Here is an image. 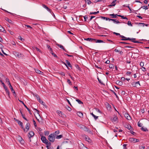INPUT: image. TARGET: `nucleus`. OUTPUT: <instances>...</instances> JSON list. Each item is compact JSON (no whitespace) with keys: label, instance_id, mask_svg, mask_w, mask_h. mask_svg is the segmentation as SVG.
Wrapping results in <instances>:
<instances>
[{"label":"nucleus","instance_id":"32","mask_svg":"<svg viewBox=\"0 0 149 149\" xmlns=\"http://www.w3.org/2000/svg\"><path fill=\"white\" fill-rule=\"evenodd\" d=\"M141 130L143 131L146 132L148 131V130L146 128H144L143 127H142L141 128Z\"/></svg>","mask_w":149,"mask_h":149},{"label":"nucleus","instance_id":"58","mask_svg":"<svg viewBox=\"0 0 149 149\" xmlns=\"http://www.w3.org/2000/svg\"><path fill=\"white\" fill-rule=\"evenodd\" d=\"M45 135H48L49 134V132L48 131H45Z\"/></svg>","mask_w":149,"mask_h":149},{"label":"nucleus","instance_id":"24","mask_svg":"<svg viewBox=\"0 0 149 149\" xmlns=\"http://www.w3.org/2000/svg\"><path fill=\"white\" fill-rule=\"evenodd\" d=\"M35 71L37 73L41 74L42 73V72L40 70H39L38 69H35Z\"/></svg>","mask_w":149,"mask_h":149},{"label":"nucleus","instance_id":"35","mask_svg":"<svg viewBox=\"0 0 149 149\" xmlns=\"http://www.w3.org/2000/svg\"><path fill=\"white\" fill-rule=\"evenodd\" d=\"M27 109V110L29 112V113L30 114H32V113L31 112V111L30 110V109L28 108L26 106V105H25L24 106Z\"/></svg>","mask_w":149,"mask_h":149},{"label":"nucleus","instance_id":"21","mask_svg":"<svg viewBox=\"0 0 149 149\" xmlns=\"http://www.w3.org/2000/svg\"><path fill=\"white\" fill-rule=\"evenodd\" d=\"M85 140L88 141L89 143H91V140L90 138L88 137H85Z\"/></svg>","mask_w":149,"mask_h":149},{"label":"nucleus","instance_id":"10","mask_svg":"<svg viewBox=\"0 0 149 149\" xmlns=\"http://www.w3.org/2000/svg\"><path fill=\"white\" fill-rule=\"evenodd\" d=\"M22 109H19V111H20V113L21 114V115L22 117V118L25 120H26L27 121H28V120L25 117V115H23L22 113Z\"/></svg>","mask_w":149,"mask_h":149},{"label":"nucleus","instance_id":"5","mask_svg":"<svg viewBox=\"0 0 149 149\" xmlns=\"http://www.w3.org/2000/svg\"><path fill=\"white\" fill-rule=\"evenodd\" d=\"M14 54L17 57L19 58H22L23 57L24 55L22 54L21 53L18 52H15Z\"/></svg>","mask_w":149,"mask_h":149},{"label":"nucleus","instance_id":"2","mask_svg":"<svg viewBox=\"0 0 149 149\" xmlns=\"http://www.w3.org/2000/svg\"><path fill=\"white\" fill-rule=\"evenodd\" d=\"M121 40H130L132 41V42H133L135 43H141V42H139L137 41H135V40H136V38H126V39H121Z\"/></svg>","mask_w":149,"mask_h":149},{"label":"nucleus","instance_id":"42","mask_svg":"<svg viewBox=\"0 0 149 149\" xmlns=\"http://www.w3.org/2000/svg\"><path fill=\"white\" fill-rule=\"evenodd\" d=\"M126 127L129 130H131L130 129L131 128V127L130 125H127V126Z\"/></svg>","mask_w":149,"mask_h":149},{"label":"nucleus","instance_id":"1","mask_svg":"<svg viewBox=\"0 0 149 149\" xmlns=\"http://www.w3.org/2000/svg\"><path fill=\"white\" fill-rule=\"evenodd\" d=\"M55 137L53 134H51L48 137V139L49 141L52 142H54L55 141Z\"/></svg>","mask_w":149,"mask_h":149},{"label":"nucleus","instance_id":"33","mask_svg":"<svg viewBox=\"0 0 149 149\" xmlns=\"http://www.w3.org/2000/svg\"><path fill=\"white\" fill-rule=\"evenodd\" d=\"M4 31V29L2 26L0 25V31L3 32Z\"/></svg>","mask_w":149,"mask_h":149},{"label":"nucleus","instance_id":"25","mask_svg":"<svg viewBox=\"0 0 149 149\" xmlns=\"http://www.w3.org/2000/svg\"><path fill=\"white\" fill-rule=\"evenodd\" d=\"M55 138L59 139L63 137V136L62 135H57L55 136Z\"/></svg>","mask_w":149,"mask_h":149},{"label":"nucleus","instance_id":"15","mask_svg":"<svg viewBox=\"0 0 149 149\" xmlns=\"http://www.w3.org/2000/svg\"><path fill=\"white\" fill-rule=\"evenodd\" d=\"M9 86V87L10 88L11 90V92L13 93H15V91L13 89L12 86L10 83H9L8 84Z\"/></svg>","mask_w":149,"mask_h":149},{"label":"nucleus","instance_id":"60","mask_svg":"<svg viewBox=\"0 0 149 149\" xmlns=\"http://www.w3.org/2000/svg\"><path fill=\"white\" fill-rule=\"evenodd\" d=\"M24 25L25 26H26L27 28H31V29H32V27H31V26L29 25H26V24H25Z\"/></svg>","mask_w":149,"mask_h":149},{"label":"nucleus","instance_id":"43","mask_svg":"<svg viewBox=\"0 0 149 149\" xmlns=\"http://www.w3.org/2000/svg\"><path fill=\"white\" fill-rule=\"evenodd\" d=\"M99 82L102 85H104L102 81L100 79L98 78H97Z\"/></svg>","mask_w":149,"mask_h":149},{"label":"nucleus","instance_id":"44","mask_svg":"<svg viewBox=\"0 0 149 149\" xmlns=\"http://www.w3.org/2000/svg\"><path fill=\"white\" fill-rule=\"evenodd\" d=\"M66 108L69 111L71 110V109L68 106H66Z\"/></svg>","mask_w":149,"mask_h":149},{"label":"nucleus","instance_id":"14","mask_svg":"<svg viewBox=\"0 0 149 149\" xmlns=\"http://www.w3.org/2000/svg\"><path fill=\"white\" fill-rule=\"evenodd\" d=\"M5 19L9 23L11 24H13L14 22H13L12 21L9 19L8 18H7V17H6L5 18Z\"/></svg>","mask_w":149,"mask_h":149},{"label":"nucleus","instance_id":"64","mask_svg":"<svg viewBox=\"0 0 149 149\" xmlns=\"http://www.w3.org/2000/svg\"><path fill=\"white\" fill-rule=\"evenodd\" d=\"M35 48H36V50L37 51H39V52H41V51L40 50L38 49V48L37 47H35Z\"/></svg>","mask_w":149,"mask_h":149},{"label":"nucleus","instance_id":"17","mask_svg":"<svg viewBox=\"0 0 149 149\" xmlns=\"http://www.w3.org/2000/svg\"><path fill=\"white\" fill-rule=\"evenodd\" d=\"M77 115L80 118H82L83 117V114L80 112H78L77 113Z\"/></svg>","mask_w":149,"mask_h":149},{"label":"nucleus","instance_id":"16","mask_svg":"<svg viewBox=\"0 0 149 149\" xmlns=\"http://www.w3.org/2000/svg\"><path fill=\"white\" fill-rule=\"evenodd\" d=\"M80 149H88V148L85 146L84 144H82L80 146Z\"/></svg>","mask_w":149,"mask_h":149},{"label":"nucleus","instance_id":"63","mask_svg":"<svg viewBox=\"0 0 149 149\" xmlns=\"http://www.w3.org/2000/svg\"><path fill=\"white\" fill-rule=\"evenodd\" d=\"M18 100H19V102H21V103H22L23 104V105H24V106L25 105H25V104H24V102H23L22 101H21V100H20L19 99H18Z\"/></svg>","mask_w":149,"mask_h":149},{"label":"nucleus","instance_id":"59","mask_svg":"<svg viewBox=\"0 0 149 149\" xmlns=\"http://www.w3.org/2000/svg\"><path fill=\"white\" fill-rule=\"evenodd\" d=\"M84 21H86V19H88V17L87 16L85 15L84 17Z\"/></svg>","mask_w":149,"mask_h":149},{"label":"nucleus","instance_id":"26","mask_svg":"<svg viewBox=\"0 0 149 149\" xmlns=\"http://www.w3.org/2000/svg\"><path fill=\"white\" fill-rule=\"evenodd\" d=\"M0 81L1 83L3 85V86L4 87V88L5 89L6 88H7L5 84L3 82L2 80L0 79Z\"/></svg>","mask_w":149,"mask_h":149},{"label":"nucleus","instance_id":"37","mask_svg":"<svg viewBox=\"0 0 149 149\" xmlns=\"http://www.w3.org/2000/svg\"><path fill=\"white\" fill-rule=\"evenodd\" d=\"M95 41L96 42H98V43H100V42H104L103 40H96V41Z\"/></svg>","mask_w":149,"mask_h":149},{"label":"nucleus","instance_id":"18","mask_svg":"<svg viewBox=\"0 0 149 149\" xmlns=\"http://www.w3.org/2000/svg\"><path fill=\"white\" fill-rule=\"evenodd\" d=\"M109 15L110 16H112L111 17L112 18H117V16H118V15H118L117 14H110Z\"/></svg>","mask_w":149,"mask_h":149},{"label":"nucleus","instance_id":"29","mask_svg":"<svg viewBox=\"0 0 149 149\" xmlns=\"http://www.w3.org/2000/svg\"><path fill=\"white\" fill-rule=\"evenodd\" d=\"M91 114L93 116L95 120H96L97 119L98 117V116H95L94 114L93 113H91Z\"/></svg>","mask_w":149,"mask_h":149},{"label":"nucleus","instance_id":"49","mask_svg":"<svg viewBox=\"0 0 149 149\" xmlns=\"http://www.w3.org/2000/svg\"><path fill=\"white\" fill-rule=\"evenodd\" d=\"M46 8L48 11H49L50 13H51L52 10H51L47 6L45 8Z\"/></svg>","mask_w":149,"mask_h":149},{"label":"nucleus","instance_id":"38","mask_svg":"<svg viewBox=\"0 0 149 149\" xmlns=\"http://www.w3.org/2000/svg\"><path fill=\"white\" fill-rule=\"evenodd\" d=\"M99 13V11H97L96 12H91L90 13V15H93V14L96 15L98 13Z\"/></svg>","mask_w":149,"mask_h":149},{"label":"nucleus","instance_id":"34","mask_svg":"<svg viewBox=\"0 0 149 149\" xmlns=\"http://www.w3.org/2000/svg\"><path fill=\"white\" fill-rule=\"evenodd\" d=\"M83 129L84 131L86 132H87V130H88V129L87 127L84 125V127L82 129Z\"/></svg>","mask_w":149,"mask_h":149},{"label":"nucleus","instance_id":"53","mask_svg":"<svg viewBox=\"0 0 149 149\" xmlns=\"http://www.w3.org/2000/svg\"><path fill=\"white\" fill-rule=\"evenodd\" d=\"M87 132H88L89 134H93V132L91 130H89V129L87 130Z\"/></svg>","mask_w":149,"mask_h":149},{"label":"nucleus","instance_id":"6","mask_svg":"<svg viewBox=\"0 0 149 149\" xmlns=\"http://www.w3.org/2000/svg\"><path fill=\"white\" fill-rule=\"evenodd\" d=\"M30 124L29 123H27L26 125L25 128L26 129L24 128V129H22L24 130V131L25 132H26L29 130Z\"/></svg>","mask_w":149,"mask_h":149},{"label":"nucleus","instance_id":"51","mask_svg":"<svg viewBox=\"0 0 149 149\" xmlns=\"http://www.w3.org/2000/svg\"><path fill=\"white\" fill-rule=\"evenodd\" d=\"M114 67V65H113L112 64H111L109 65V68H112Z\"/></svg>","mask_w":149,"mask_h":149},{"label":"nucleus","instance_id":"61","mask_svg":"<svg viewBox=\"0 0 149 149\" xmlns=\"http://www.w3.org/2000/svg\"><path fill=\"white\" fill-rule=\"evenodd\" d=\"M36 97L38 101L39 100H40V98L39 97V96H38V95H37L36 96Z\"/></svg>","mask_w":149,"mask_h":149},{"label":"nucleus","instance_id":"12","mask_svg":"<svg viewBox=\"0 0 149 149\" xmlns=\"http://www.w3.org/2000/svg\"><path fill=\"white\" fill-rule=\"evenodd\" d=\"M124 116L127 118V119L129 120H130L131 119V117L127 113H125L124 115Z\"/></svg>","mask_w":149,"mask_h":149},{"label":"nucleus","instance_id":"48","mask_svg":"<svg viewBox=\"0 0 149 149\" xmlns=\"http://www.w3.org/2000/svg\"><path fill=\"white\" fill-rule=\"evenodd\" d=\"M6 81L8 83V84L9 83H10L9 80V79L8 78H6Z\"/></svg>","mask_w":149,"mask_h":149},{"label":"nucleus","instance_id":"20","mask_svg":"<svg viewBox=\"0 0 149 149\" xmlns=\"http://www.w3.org/2000/svg\"><path fill=\"white\" fill-rule=\"evenodd\" d=\"M116 84L120 86H121L123 84V82L119 81H117L116 82Z\"/></svg>","mask_w":149,"mask_h":149},{"label":"nucleus","instance_id":"52","mask_svg":"<svg viewBox=\"0 0 149 149\" xmlns=\"http://www.w3.org/2000/svg\"><path fill=\"white\" fill-rule=\"evenodd\" d=\"M141 8H143L144 9H147L148 8V6H143V7H141Z\"/></svg>","mask_w":149,"mask_h":149},{"label":"nucleus","instance_id":"62","mask_svg":"<svg viewBox=\"0 0 149 149\" xmlns=\"http://www.w3.org/2000/svg\"><path fill=\"white\" fill-rule=\"evenodd\" d=\"M58 113L59 114V116H62L63 115L61 111H59V112H58Z\"/></svg>","mask_w":149,"mask_h":149},{"label":"nucleus","instance_id":"9","mask_svg":"<svg viewBox=\"0 0 149 149\" xmlns=\"http://www.w3.org/2000/svg\"><path fill=\"white\" fill-rule=\"evenodd\" d=\"M111 119L112 122H115L117 120L118 117L117 116H115L113 117V118L112 119V118H111Z\"/></svg>","mask_w":149,"mask_h":149},{"label":"nucleus","instance_id":"11","mask_svg":"<svg viewBox=\"0 0 149 149\" xmlns=\"http://www.w3.org/2000/svg\"><path fill=\"white\" fill-rule=\"evenodd\" d=\"M41 140L43 143H45L46 141L47 140L46 139V137L43 136H41Z\"/></svg>","mask_w":149,"mask_h":149},{"label":"nucleus","instance_id":"39","mask_svg":"<svg viewBox=\"0 0 149 149\" xmlns=\"http://www.w3.org/2000/svg\"><path fill=\"white\" fill-rule=\"evenodd\" d=\"M76 100L79 104H82L83 103V102L79 99H76Z\"/></svg>","mask_w":149,"mask_h":149},{"label":"nucleus","instance_id":"22","mask_svg":"<svg viewBox=\"0 0 149 149\" xmlns=\"http://www.w3.org/2000/svg\"><path fill=\"white\" fill-rule=\"evenodd\" d=\"M76 125L78 127H79L81 129H82L84 126V125L79 123L76 124Z\"/></svg>","mask_w":149,"mask_h":149},{"label":"nucleus","instance_id":"7","mask_svg":"<svg viewBox=\"0 0 149 149\" xmlns=\"http://www.w3.org/2000/svg\"><path fill=\"white\" fill-rule=\"evenodd\" d=\"M131 84L132 86H133L134 87H136L138 86V85H139V86H140V85L139 83V81L137 82H133Z\"/></svg>","mask_w":149,"mask_h":149},{"label":"nucleus","instance_id":"3","mask_svg":"<svg viewBox=\"0 0 149 149\" xmlns=\"http://www.w3.org/2000/svg\"><path fill=\"white\" fill-rule=\"evenodd\" d=\"M119 43H122V44H127L128 45H129V46H125L124 47H128V48H133L134 47V46L132 45L133 44L131 43L123 42H119Z\"/></svg>","mask_w":149,"mask_h":149},{"label":"nucleus","instance_id":"56","mask_svg":"<svg viewBox=\"0 0 149 149\" xmlns=\"http://www.w3.org/2000/svg\"><path fill=\"white\" fill-rule=\"evenodd\" d=\"M120 37L122 38V39H126V38H126V37H125L124 36L122 35H120Z\"/></svg>","mask_w":149,"mask_h":149},{"label":"nucleus","instance_id":"13","mask_svg":"<svg viewBox=\"0 0 149 149\" xmlns=\"http://www.w3.org/2000/svg\"><path fill=\"white\" fill-rule=\"evenodd\" d=\"M85 40L87 41H89L91 42H93V41H96V40L95 39L88 38L85 39Z\"/></svg>","mask_w":149,"mask_h":149},{"label":"nucleus","instance_id":"36","mask_svg":"<svg viewBox=\"0 0 149 149\" xmlns=\"http://www.w3.org/2000/svg\"><path fill=\"white\" fill-rule=\"evenodd\" d=\"M118 16L121 17L122 18L124 19H127V18L126 17H124V16L121 15H118Z\"/></svg>","mask_w":149,"mask_h":149},{"label":"nucleus","instance_id":"54","mask_svg":"<svg viewBox=\"0 0 149 149\" xmlns=\"http://www.w3.org/2000/svg\"><path fill=\"white\" fill-rule=\"evenodd\" d=\"M127 24L129 26H132V24L131 23V22L130 21H128L127 22Z\"/></svg>","mask_w":149,"mask_h":149},{"label":"nucleus","instance_id":"28","mask_svg":"<svg viewBox=\"0 0 149 149\" xmlns=\"http://www.w3.org/2000/svg\"><path fill=\"white\" fill-rule=\"evenodd\" d=\"M57 45L58 47H59L61 49L64 50H65L64 47H63L62 45H61L59 44H57Z\"/></svg>","mask_w":149,"mask_h":149},{"label":"nucleus","instance_id":"4","mask_svg":"<svg viewBox=\"0 0 149 149\" xmlns=\"http://www.w3.org/2000/svg\"><path fill=\"white\" fill-rule=\"evenodd\" d=\"M34 135V132L33 131L30 132L28 134V136L30 142L31 141V137H32Z\"/></svg>","mask_w":149,"mask_h":149},{"label":"nucleus","instance_id":"41","mask_svg":"<svg viewBox=\"0 0 149 149\" xmlns=\"http://www.w3.org/2000/svg\"><path fill=\"white\" fill-rule=\"evenodd\" d=\"M18 39H19L20 40H21L22 41H24V39L22 38L20 36H18Z\"/></svg>","mask_w":149,"mask_h":149},{"label":"nucleus","instance_id":"55","mask_svg":"<svg viewBox=\"0 0 149 149\" xmlns=\"http://www.w3.org/2000/svg\"><path fill=\"white\" fill-rule=\"evenodd\" d=\"M33 124L34 125V126L35 127H36L37 125H36V123L35 121V120L34 119H33Z\"/></svg>","mask_w":149,"mask_h":149},{"label":"nucleus","instance_id":"19","mask_svg":"<svg viewBox=\"0 0 149 149\" xmlns=\"http://www.w3.org/2000/svg\"><path fill=\"white\" fill-rule=\"evenodd\" d=\"M65 62L68 65V66L72 68V66L71 65L70 63L68 60H66Z\"/></svg>","mask_w":149,"mask_h":149},{"label":"nucleus","instance_id":"23","mask_svg":"<svg viewBox=\"0 0 149 149\" xmlns=\"http://www.w3.org/2000/svg\"><path fill=\"white\" fill-rule=\"evenodd\" d=\"M135 139L133 138H130L129 139V141L131 142H133L135 143Z\"/></svg>","mask_w":149,"mask_h":149},{"label":"nucleus","instance_id":"46","mask_svg":"<svg viewBox=\"0 0 149 149\" xmlns=\"http://www.w3.org/2000/svg\"><path fill=\"white\" fill-rule=\"evenodd\" d=\"M75 67L76 68L78 69V70H79V71L81 70V68H80L79 67V65H75Z\"/></svg>","mask_w":149,"mask_h":149},{"label":"nucleus","instance_id":"50","mask_svg":"<svg viewBox=\"0 0 149 149\" xmlns=\"http://www.w3.org/2000/svg\"><path fill=\"white\" fill-rule=\"evenodd\" d=\"M46 8L48 11H49L50 13H51L52 10H51L47 6L45 8Z\"/></svg>","mask_w":149,"mask_h":149},{"label":"nucleus","instance_id":"40","mask_svg":"<svg viewBox=\"0 0 149 149\" xmlns=\"http://www.w3.org/2000/svg\"><path fill=\"white\" fill-rule=\"evenodd\" d=\"M86 2H87L88 4H90L91 3V2L90 0H85Z\"/></svg>","mask_w":149,"mask_h":149},{"label":"nucleus","instance_id":"57","mask_svg":"<svg viewBox=\"0 0 149 149\" xmlns=\"http://www.w3.org/2000/svg\"><path fill=\"white\" fill-rule=\"evenodd\" d=\"M140 65L142 67L144 65V63L142 62H141L140 64Z\"/></svg>","mask_w":149,"mask_h":149},{"label":"nucleus","instance_id":"31","mask_svg":"<svg viewBox=\"0 0 149 149\" xmlns=\"http://www.w3.org/2000/svg\"><path fill=\"white\" fill-rule=\"evenodd\" d=\"M138 24L140 25L141 26H144V25H145L146 26H147L148 25V24H145L144 23H138Z\"/></svg>","mask_w":149,"mask_h":149},{"label":"nucleus","instance_id":"30","mask_svg":"<svg viewBox=\"0 0 149 149\" xmlns=\"http://www.w3.org/2000/svg\"><path fill=\"white\" fill-rule=\"evenodd\" d=\"M46 144L47 146H50L51 145V143L50 142H49L48 140L46 141L45 143H44Z\"/></svg>","mask_w":149,"mask_h":149},{"label":"nucleus","instance_id":"47","mask_svg":"<svg viewBox=\"0 0 149 149\" xmlns=\"http://www.w3.org/2000/svg\"><path fill=\"white\" fill-rule=\"evenodd\" d=\"M67 82L70 85H72V83L70 81V79H67Z\"/></svg>","mask_w":149,"mask_h":149},{"label":"nucleus","instance_id":"27","mask_svg":"<svg viewBox=\"0 0 149 149\" xmlns=\"http://www.w3.org/2000/svg\"><path fill=\"white\" fill-rule=\"evenodd\" d=\"M59 133V131H57L55 132L54 133H53L54 136H56Z\"/></svg>","mask_w":149,"mask_h":149},{"label":"nucleus","instance_id":"8","mask_svg":"<svg viewBox=\"0 0 149 149\" xmlns=\"http://www.w3.org/2000/svg\"><path fill=\"white\" fill-rule=\"evenodd\" d=\"M16 121L18 124L21 126L22 129H24V126L23 123L20 120H16Z\"/></svg>","mask_w":149,"mask_h":149},{"label":"nucleus","instance_id":"45","mask_svg":"<svg viewBox=\"0 0 149 149\" xmlns=\"http://www.w3.org/2000/svg\"><path fill=\"white\" fill-rule=\"evenodd\" d=\"M138 125L139 127H141L142 125V124L139 121L138 122Z\"/></svg>","mask_w":149,"mask_h":149}]
</instances>
